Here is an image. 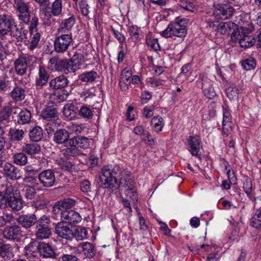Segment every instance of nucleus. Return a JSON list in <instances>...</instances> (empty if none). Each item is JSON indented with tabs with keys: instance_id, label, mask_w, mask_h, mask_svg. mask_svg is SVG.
Here are the masks:
<instances>
[{
	"instance_id": "1",
	"label": "nucleus",
	"mask_w": 261,
	"mask_h": 261,
	"mask_svg": "<svg viewBox=\"0 0 261 261\" xmlns=\"http://www.w3.org/2000/svg\"><path fill=\"white\" fill-rule=\"evenodd\" d=\"M79 65L74 63V60L71 59L60 58L58 56L52 57L48 61L47 68L53 71L74 72L79 68Z\"/></svg>"
},
{
	"instance_id": "2",
	"label": "nucleus",
	"mask_w": 261,
	"mask_h": 261,
	"mask_svg": "<svg viewBox=\"0 0 261 261\" xmlns=\"http://www.w3.org/2000/svg\"><path fill=\"white\" fill-rule=\"evenodd\" d=\"M212 16L217 21L230 19L236 12L227 0H214Z\"/></svg>"
},
{
	"instance_id": "3",
	"label": "nucleus",
	"mask_w": 261,
	"mask_h": 261,
	"mask_svg": "<svg viewBox=\"0 0 261 261\" xmlns=\"http://www.w3.org/2000/svg\"><path fill=\"white\" fill-rule=\"evenodd\" d=\"M4 203L6 207H10L14 212L20 210L23 207V200L19 192L14 187H9L6 190Z\"/></svg>"
},
{
	"instance_id": "4",
	"label": "nucleus",
	"mask_w": 261,
	"mask_h": 261,
	"mask_svg": "<svg viewBox=\"0 0 261 261\" xmlns=\"http://www.w3.org/2000/svg\"><path fill=\"white\" fill-rule=\"evenodd\" d=\"M97 183L99 187L102 189L116 190L119 187L117 179H115L114 176H113L104 166L101 168L99 173Z\"/></svg>"
},
{
	"instance_id": "5",
	"label": "nucleus",
	"mask_w": 261,
	"mask_h": 261,
	"mask_svg": "<svg viewBox=\"0 0 261 261\" xmlns=\"http://www.w3.org/2000/svg\"><path fill=\"white\" fill-rule=\"evenodd\" d=\"M37 178L39 184L43 188H49L57 185L55 171L53 169H47L40 171Z\"/></svg>"
},
{
	"instance_id": "6",
	"label": "nucleus",
	"mask_w": 261,
	"mask_h": 261,
	"mask_svg": "<svg viewBox=\"0 0 261 261\" xmlns=\"http://www.w3.org/2000/svg\"><path fill=\"white\" fill-rule=\"evenodd\" d=\"M3 236L6 240L19 242L22 236L21 228L19 225L16 224L7 225L3 229Z\"/></svg>"
},
{
	"instance_id": "7",
	"label": "nucleus",
	"mask_w": 261,
	"mask_h": 261,
	"mask_svg": "<svg viewBox=\"0 0 261 261\" xmlns=\"http://www.w3.org/2000/svg\"><path fill=\"white\" fill-rule=\"evenodd\" d=\"M187 149L193 156L201 160L202 156L199 152L202 146V142L199 136H190L187 139Z\"/></svg>"
},
{
	"instance_id": "8",
	"label": "nucleus",
	"mask_w": 261,
	"mask_h": 261,
	"mask_svg": "<svg viewBox=\"0 0 261 261\" xmlns=\"http://www.w3.org/2000/svg\"><path fill=\"white\" fill-rule=\"evenodd\" d=\"M0 172L3 174L4 177L12 180L19 179L22 177L20 170L9 163H6L3 166V169L0 170Z\"/></svg>"
},
{
	"instance_id": "9",
	"label": "nucleus",
	"mask_w": 261,
	"mask_h": 261,
	"mask_svg": "<svg viewBox=\"0 0 261 261\" xmlns=\"http://www.w3.org/2000/svg\"><path fill=\"white\" fill-rule=\"evenodd\" d=\"M223 121L222 123V135L224 137L228 136L231 133L232 117L228 107L226 105L222 106Z\"/></svg>"
},
{
	"instance_id": "10",
	"label": "nucleus",
	"mask_w": 261,
	"mask_h": 261,
	"mask_svg": "<svg viewBox=\"0 0 261 261\" xmlns=\"http://www.w3.org/2000/svg\"><path fill=\"white\" fill-rule=\"evenodd\" d=\"M55 232L59 237L67 241H71L73 239L72 229L64 221H61L56 224Z\"/></svg>"
},
{
	"instance_id": "11",
	"label": "nucleus",
	"mask_w": 261,
	"mask_h": 261,
	"mask_svg": "<svg viewBox=\"0 0 261 261\" xmlns=\"http://www.w3.org/2000/svg\"><path fill=\"white\" fill-rule=\"evenodd\" d=\"M21 33L15 24L14 19L6 15L0 16V33Z\"/></svg>"
},
{
	"instance_id": "12",
	"label": "nucleus",
	"mask_w": 261,
	"mask_h": 261,
	"mask_svg": "<svg viewBox=\"0 0 261 261\" xmlns=\"http://www.w3.org/2000/svg\"><path fill=\"white\" fill-rule=\"evenodd\" d=\"M174 23H171L168 25V28L161 33H169L176 31L177 33H187V27L189 22V19L187 18H181L179 20L178 18L175 19Z\"/></svg>"
},
{
	"instance_id": "13",
	"label": "nucleus",
	"mask_w": 261,
	"mask_h": 261,
	"mask_svg": "<svg viewBox=\"0 0 261 261\" xmlns=\"http://www.w3.org/2000/svg\"><path fill=\"white\" fill-rule=\"evenodd\" d=\"M71 34H65L59 36L54 41V47L58 53H63L68 49L72 41Z\"/></svg>"
},
{
	"instance_id": "14",
	"label": "nucleus",
	"mask_w": 261,
	"mask_h": 261,
	"mask_svg": "<svg viewBox=\"0 0 261 261\" xmlns=\"http://www.w3.org/2000/svg\"><path fill=\"white\" fill-rule=\"evenodd\" d=\"M119 184L122 185L123 187L127 188L125 191V194L126 196H130V193H132L135 198L137 199V192L134 190L135 182L132 178L129 172L125 173L124 177H121Z\"/></svg>"
},
{
	"instance_id": "15",
	"label": "nucleus",
	"mask_w": 261,
	"mask_h": 261,
	"mask_svg": "<svg viewBox=\"0 0 261 261\" xmlns=\"http://www.w3.org/2000/svg\"><path fill=\"white\" fill-rule=\"evenodd\" d=\"M69 84V81L68 78L64 75H61L50 80L48 84L49 89L53 91L65 90Z\"/></svg>"
},
{
	"instance_id": "16",
	"label": "nucleus",
	"mask_w": 261,
	"mask_h": 261,
	"mask_svg": "<svg viewBox=\"0 0 261 261\" xmlns=\"http://www.w3.org/2000/svg\"><path fill=\"white\" fill-rule=\"evenodd\" d=\"M14 255L12 245L3 240H0V259L3 261H9Z\"/></svg>"
},
{
	"instance_id": "17",
	"label": "nucleus",
	"mask_w": 261,
	"mask_h": 261,
	"mask_svg": "<svg viewBox=\"0 0 261 261\" xmlns=\"http://www.w3.org/2000/svg\"><path fill=\"white\" fill-rule=\"evenodd\" d=\"M198 84H201L203 93L207 98L212 99L216 96V93L214 89L212 82L207 78L202 77L197 81Z\"/></svg>"
},
{
	"instance_id": "18",
	"label": "nucleus",
	"mask_w": 261,
	"mask_h": 261,
	"mask_svg": "<svg viewBox=\"0 0 261 261\" xmlns=\"http://www.w3.org/2000/svg\"><path fill=\"white\" fill-rule=\"evenodd\" d=\"M58 116L56 105L51 103H48L41 113V116L46 121H55L58 119Z\"/></svg>"
},
{
	"instance_id": "19",
	"label": "nucleus",
	"mask_w": 261,
	"mask_h": 261,
	"mask_svg": "<svg viewBox=\"0 0 261 261\" xmlns=\"http://www.w3.org/2000/svg\"><path fill=\"white\" fill-rule=\"evenodd\" d=\"M53 141L57 144H73L72 138H69V132L64 128L58 129L54 134Z\"/></svg>"
},
{
	"instance_id": "20",
	"label": "nucleus",
	"mask_w": 261,
	"mask_h": 261,
	"mask_svg": "<svg viewBox=\"0 0 261 261\" xmlns=\"http://www.w3.org/2000/svg\"><path fill=\"white\" fill-rule=\"evenodd\" d=\"M49 79V74L45 67L43 65H39L38 68V74L36 76L35 81V86L36 89H41L44 86L46 85Z\"/></svg>"
},
{
	"instance_id": "21",
	"label": "nucleus",
	"mask_w": 261,
	"mask_h": 261,
	"mask_svg": "<svg viewBox=\"0 0 261 261\" xmlns=\"http://www.w3.org/2000/svg\"><path fill=\"white\" fill-rule=\"evenodd\" d=\"M80 104L73 102L66 104L63 109V114L69 120H74L77 117Z\"/></svg>"
},
{
	"instance_id": "22",
	"label": "nucleus",
	"mask_w": 261,
	"mask_h": 261,
	"mask_svg": "<svg viewBox=\"0 0 261 261\" xmlns=\"http://www.w3.org/2000/svg\"><path fill=\"white\" fill-rule=\"evenodd\" d=\"M36 218L35 213L22 214L17 218L16 221L23 228L29 229L35 225Z\"/></svg>"
},
{
	"instance_id": "23",
	"label": "nucleus",
	"mask_w": 261,
	"mask_h": 261,
	"mask_svg": "<svg viewBox=\"0 0 261 261\" xmlns=\"http://www.w3.org/2000/svg\"><path fill=\"white\" fill-rule=\"evenodd\" d=\"M39 255L43 258L55 259L58 257L55 249L48 243L40 242Z\"/></svg>"
},
{
	"instance_id": "24",
	"label": "nucleus",
	"mask_w": 261,
	"mask_h": 261,
	"mask_svg": "<svg viewBox=\"0 0 261 261\" xmlns=\"http://www.w3.org/2000/svg\"><path fill=\"white\" fill-rule=\"evenodd\" d=\"M231 37L232 39L237 38L240 46L243 48L251 47L255 42L254 37L248 36L247 34H231Z\"/></svg>"
},
{
	"instance_id": "25",
	"label": "nucleus",
	"mask_w": 261,
	"mask_h": 261,
	"mask_svg": "<svg viewBox=\"0 0 261 261\" xmlns=\"http://www.w3.org/2000/svg\"><path fill=\"white\" fill-rule=\"evenodd\" d=\"M81 221L82 217L79 213L74 210H65L63 213L62 221L67 224L73 225L80 223Z\"/></svg>"
},
{
	"instance_id": "26",
	"label": "nucleus",
	"mask_w": 261,
	"mask_h": 261,
	"mask_svg": "<svg viewBox=\"0 0 261 261\" xmlns=\"http://www.w3.org/2000/svg\"><path fill=\"white\" fill-rule=\"evenodd\" d=\"M40 242L36 240L31 241L24 248V255L28 257H36L39 254Z\"/></svg>"
},
{
	"instance_id": "27",
	"label": "nucleus",
	"mask_w": 261,
	"mask_h": 261,
	"mask_svg": "<svg viewBox=\"0 0 261 261\" xmlns=\"http://www.w3.org/2000/svg\"><path fill=\"white\" fill-rule=\"evenodd\" d=\"M26 91L25 88L16 84L15 86L9 93V95L15 102H18L25 98Z\"/></svg>"
},
{
	"instance_id": "28",
	"label": "nucleus",
	"mask_w": 261,
	"mask_h": 261,
	"mask_svg": "<svg viewBox=\"0 0 261 261\" xmlns=\"http://www.w3.org/2000/svg\"><path fill=\"white\" fill-rule=\"evenodd\" d=\"M17 10L20 14L18 15L19 19L24 22L27 23L30 20V13L29 12V7L27 4L22 1L15 2Z\"/></svg>"
},
{
	"instance_id": "29",
	"label": "nucleus",
	"mask_w": 261,
	"mask_h": 261,
	"mask_svg": "<svg viewBox=\"0 0 261 261\" xmlns=\"http://www.w3.org/2000/svg\"><path fill=\"white\" fill-rule=\"evenodd\" d=\"M62 10V1L55 0L53 3L51 7H46L45 10V15L46 16H51V15L54 16H59Z\"/></svg>"
},
{
	"instance_id": "30",
	"label": "nucleus",
	"mask_w": 261,
	"mask_h": 261,
	"mask_svg": "<svg viewBox=\"0 0 261 261\" xmlns=\"http://www.w3.org/2000/svg\"><path fill=\"white\" fill-rule=\"evenodd\" d=\"M31 118L32 115L30 111L25 108H23L18 113L16 119H14V121L15 123L19 125H24L30 122Z\"/></svg>"
},
{
	"instance_id": "31",
	"label": "nucleus",
	"mask_w": 261,
	"mask_h": 261,
	"mask_svg": "<svg viewBox=\"0 0 261 261\" xmlns=\"http://www.w3.org/2000/svg\"><path fill=\"white\" fill-rule=\"evenodd\" d=\"M104 167L110 172V174L113 176H114V178L117 179L118 181L119 178L121 179V177L124 175L125 173L127 172V171H125L123 167L119 164L114 166L108 165L104 166Z\"/></svg>"
},
{
	"instance_id": "32",
	"label": "nucleus",
	"mask_w": 261,
	"mask_h": 261,
	"mask_svg": "<svg viewBox=\"0 0 261 261\" xmlns=\"http://www.w3.org/2000/svg\"><path fill=\"white\" fill-rule=\"evenodd\" d=\"M243 191L249 199H252L253 185L250 177L247 175H243L241 179Z\"/></svg>"
},
{
	"instance_id": "33",
	"label": "nucleus",
	"mask_w": 261,
	"mask_h": 261,
	"mask_svg": "<svg viewBox=\"0 0 261 261\" xmlns=\"http://www.w3.org/2000/svg\"><path fill=\"white\" fill-rule=\"evenodd\" d=\"M82 246L83 254L86 258L90 259L95 255L97 250L93 244L88 242H83Z\"/></svg>"
},
{
	"instance_id": "34",
	"label": "nucleus",
	"mask_w": 261,
	"mask_h": 261,
	"mask_svg": "<svg viewBox=\"0 0 261 261\" xmlns=\"http://www.w3.org/2000/svg\"><path fill=\"white\" fill-rule=\"evenodd\" d=\"M14 69L16 74L18 75L22 76L24 75L28 68L23 59L19 57L14 62Z\"/></svg>"
},
{
	"instance_id": "35",
	"label": "nucleus",
	"mask_w": 261,
	"mask_h": 261,
	"mask_svg": "<svg viewBox=\"0 0 261 261\" xmlns=\"http://www.w3.org/2000/svg\"><path fill=\"white\" fill-rule=\"evenodd\" d=\"M64 145L65 148L62 149V153L63 155L67 158L70 157L76 156L80 154L79 150L76 148L74 144L67 143Z\"/></svg>"
},
{
	"instance_id": "36",
	"label": "nucleus",
	"mask_w": 261,
	"mask_h": 261,
	"mask_svg": "<svg viewBox=\"0 0 261 261\" xmlns=\"http://www.w3.org/2000/svg\"><path fill=\"white\" fill-rule=\"evenodd\" d=\"M22 150L25 153L33 156L39 153L41 148L37 143H27L22 146Z\"/></svg>"
},
{
	"instance_id": "37",
	"label": "nucleus",
	"mask_w": 261,
	"mask_h": 261,
	"mask_svg": "<svg viewBox=\"0 0 261 261\" xmlns=\"http://www.w3.org/2000/svg\"><path fill=\"white\" fill-rule=\"evenodd\" d=\"M12 88V81L9 77L5 75L0 76V94H4L9 92Z\"/></svg>"
},
{
	"instance_id": "38",
	"label": "nucleus",
	"mask_w": 261,
	"mask_h": 261,
	"mask_svg": "<svg viewBox=\"0 0 261 261\" xmlns=\"http://www.w3.org/2000/svg\"><path fill=\"white\" fill-rule=\"evenodd\" d=\"M24 136V132L22 129L16 128H10L9 137L12 142H19L22 140Z\"/></svg>"
},
{
	"instance_id": "39",
	"label": "nucleus",
	"mask_w": 261,
	"mask_h": 261,
	"mask_svg": "<svg viewBox=\"0 0 261 261\" xmlns=\"http://www.w3.org/2000/svg\"><path fill=\"white\" fill-rule=\"evenodd\" d=\"M150 122L153 129L157 133L162 132L165 125V121L160 116L153 117L151 119Z\"/></svg>"
},
{
	"instance_id": "40",
	"label": "nucleus",
	"mask_w": 261,
	"mask_h": 261,
	"mask_svg": "<svg viewBox=\"0 0 261 261\" xmlns=\"http://www.w3.org/2000/svg\"><path fill=\"white\" fill-rule=\"evenodd\" d=\"M75 22V18L73 15L64 19L60 24L59 31L66 32L71 31Z\"/></svg>"
},
{
	"instance_id": "41",
	"label": "nucleus",
	"mask_w": 261,
	"mask_h": 261,
	"mask_svg": "<svg viewBox=\"0 0 261 261\" xmlns=\"http://www.w3.org/2000/svg\"><path fill=\"white\" fill-rule=\"evenodd\" d=\"M69 95V92L66 90H62L61 93H54L50 96V99L51 103H60L65 100Z\"/></svg>"
},
{
	"instance_id": "42",
	"label": "nucleus",
	"mask_w": 261,
	"mask_h": 261,
	"mask_svg": "<svg viewBox=\"0 0 261 261\" xmlns=\"http://www.w3.org/2000/svg\"><path fill=\"white\" fill-rule=\"evenodd\" d=\"M43 136V132L42 128L39 126H36L30 130L29 137L30 140L33 142L40 141Z\"/></svg>"
},
{
	"instance_id": "43",
	"label": "nucleus",
	"mask_w": 261,
	"mask_h": 261,
	"mask_svg": "<svg viewBox=\"0 0 261 261\" xmlns=\"http://www.w3.org/2000/svg\"><path fill=\"white\" fill-rule=\"evenodd\" d=\"M72 140L77 149L78 148H87L90 146L89 139L87 137L79 136L74 137Z\"/></svg>"
},
{
	"instance_id": "44",
	"label": "nucleus",
	"mask_w": 261,
	"mask_h": 261,
	"mask_svg": "<svg viewBox=\"0 0 261 261\" xmlns=\"http://www.w3.org/2000/svg\"><path fill=\"white\" fill-rule=\"evenodd\" d=\"M88 230L86 228L81 226L76 227L73 230V238L76 241H82L87 238Z\"/></svg>"
},
{
	"instance_id": "45",
	"label": "nucleus",
	"mask_w": 261,
	"mask_h": 261,
	"mask_svg": "<svg viewBox=\"0 0 261 261\" xmlns=\"http://www.w3.org/2000/svg\"><path fill=\"white\" fill-rule=\"evenodd\" d=\"M12 108L10 106L4 107L0 111V122L5 124L10 122V116L12 115Z\"/></svg>"
},
{
	"instance_id": "46",
	"label": "nucleus",
	"mask_w": 261,
	"mask_h": 261,
	"mask_svg": "<svg viewBox=\"0 0 261 261\" xmlns=\"http://www.w3.org/2000/svg\"><path fill=\"white\" fill-rule=\"evenodd\" d=\"M36 237L38 240H44L49 238L51 234L50 227L46 228H36Z\"/></svg>"
},
{
	"instance_id": "47",
	"label": "nucleus",
	"mask_w": 261,
	"mask_h": 261,
	"mask_svg": "<svg viewBox=\"0 0 261 261\" xmlns=\"http://www.w3.org/2000/svg\"><path fill=\"white\" fill-rule=\"evenodd\" d=\"M98 76L97 72L91 70L81 74L80 76V79L86 83L93 82Z\"/></svg>"
},
{
	"instance_id": "48",
	"label": "nucleus",
	"mask_w": 261,
	"mask_h": 261,
	"mask_svg": "<svg viewBox=\"0 0 261 261\" xmlns=\"http://www.w3.org/2000/svg\"><path fill=\"white\" fill-rule=\"evenodd\" d=\"M241 63L243 69L246 71L254 69L256 65V60L252 57L242 61Z\"/></svg>"
},
{
	"instance_id": "49",
	"label": "nucleus",
	"mask_w": 261,
	"mask_h": 261,
	"mask_svg": "<svg viewBox=\"0 0 261 261\" xmlns=\"http://www.w3.org/2000/svg\"><path fill=\"white\" fill-rule=\"evenodd\" d=\"M13 162L18 165L23 166L28 162V157L23 151L13 154Z\"/></svg>"
},
{
	"instance_id": "50",
	"label": "nucleus",
	"mask_w": 261,
	"mask_h": 261,
	"mask_svg": "<svg viewBox=\"0 0 261 261\" xmlns=\"http://www.w3.org/2000/svg\"><path fill=\"white\" fill-rule=\"evenodd\" d=\"M78 110L77 116L87 119H91L93 117V112L89 107L80 105Z\"/></svg>"
},
{
	"instance_id": "51",
	"label": "nucleus",
	"mask_w": 261,
	"mask_h": 261,
	"mask_svg": "<svg viewBox=\"0 0 261 261\" xmlns=\"http://www.w3.org/2000/svg\"><path fill=\"white\" fill-rule=\"evenodd\" d=\"M251 226L261 230V207L257 209L251 220Z\"/></svg>"
},
{
	"instance_id": "52",
	"label": "nucleus",
	"mask_w": 261,
	"mask_h": 261,
	"mask_svg": "<svg viewBox=\"0 0 261 261\" xmlns=\"http://www.w3.org/2000/svg\"><path fill=\"white\" fill-rule=\"evenodd\" d=\"M36 228L49 227V225L51 222L50 217L45 215L41 216L38 219L36 217Z\"/></svg>"
},
{
	"instance_id": "53",
	"label": "nucleus",
	"mask_w": 261,
	"mask_h": 261,
	"mask_svg": "<svg viewBox=\"0 0 261 261\" xmlns=\"http://www.w3.org/2000/svg\"><path fill=\"white\" fill-rule=\"evenodd\" d=\"M57 202L59 204L60 206L66 211H69V209L73 207L76 204L75 200L70 198H64L62 200Z\"/></svg>"
},
{
	"instance_id": "54",
	"label": "nucleus",
	"mask_w": 261,
	"mask_h": 261,
	"mask_svg": "<svg viewBox=\"0 0 261 261\" xmlns=\"http://www.w3.org/2000/svg\"><path fill=\"white\" fill-rule=\"evenodd\" d=\"M30 40H28L29 46L28 48L30 50H33L36 48L40 40V34H30Z\"/></svg>"
},
{
	"instance_id": "55",
	"label": "nucleus",
	"mask_w": 261,
	"mask_h": 261,
	"mask_svg": "<svg viewBox=\"0 0 261 261\" xmlns=\"http://www.w3.org/2000/svg\"><path fill=\"white\" fill-rule=\"evenodd\" d=\"M65 212L62 207L59 206V204L57 202L53 207L52 210V218L55 219H58L60 218V220L62 221L63 213Z\"/></svg>"
},
{
	"instance_id": "56",
	"label": "nucleus",
	"mask_w": 261,
	"mask_h": 261,
	"mask_svg": "<svg viewBox=\"0 0 261 261\" xmlns=\"http://www.w3.org/2000/svg\"><path fill=\"white\" fill-rule=\"evenodd\" d=\"M227 25V22H222L217 25H216L214 22H210L208 27L210 28H213V31H216L218 33H226Z\"/></svg>"
},
{
	"instance_id": "57",
	"label": "nucleus",
	"mask_w": 261,
	"mask_h": 261,
	"mask_svg": "<svg viewBox=\"0 0 261 261\" xmlns=\"http://www.w3.org/2000/svg\"><path fill=\"white\" fill-rule=\"evenodd\" d=\"M146 41L147 45L150 46L151 49L155 51L160 50L161 47L158 42V39L156 38H152L150 34H148L146 36Z\"/></svg>"
},
{
	"instance_id": "58",
	"label": "nucleus",
	"mask_w": 261,
	"mask_h": 261,
	"mask_svg": "<svg viewBox=\"0 0 261 261\" xmlns=\"http://www.w3.org/2000/svg\"><path fill=\"white\" fill-rule=\"evenodd\" d=\"M24 196L27 199H33L36 194V191L35 188L31 186H26L23 189Z\"/></svg>"
},
{
	"instance_id": "59",
	"label": "nucleus",
	"mask_w": 261,
	"mask_h": 261,
	"mask_svg": "<svg viewBox=\"0 0 261 261\" xmlns=\"http://www.w3.org/2000/svg\"><path fill=\"white\" fill-rule=\"evenodd\" d=\"M79 6L82 14L84 16H88L90 11V6L87 0H80Z\"/></svg>"
},
{
	"instance_id": "60",
	"label": "nucleus",
	"mask_w": 261,
	"mask_h": 261,
	"mask_svg": "<svg viewBox=\"0 0 261 261\" xmlns=\"http://www.w3.org/2000/svg\"><path fill=\"white\" fill-rule=\"evenodd\" d=\"M240 90L236 87H228L226 89V94L227 97L232 100L235 97H238Z\"/></svg>"
},
{
	"instance_id": "61",
	"label": "nucleus",
	"mask_w": 261,
	"mask_h": 261,
	"mask_svg": "<svg viewBox=\"0 0 261 261\" xmlns=\"http://www.w3.org/2000/svg\"><path fill=\"white\" fill-rule=\"evenodd\" d=\"M155 106L154 104L146 106L143 108V115L146 118H150L153 115V111L155 109Z\"/></svg>"
},
{
	"instance_id": "62",
	"label": "nucleus",
	"mask_w": 261,
	"mask_h": 261,
	"mask_svg": "<svg viewBox=\"0 0 261 261\" xmlns=\"http://www.w3.org/2000/svg\"><path fill=\"white\" fill-rule=\"evenodd\" d=\"M240 29L241 30V33H252L254 31V26L252 23L249 21H246L243 22L242 25H240Z\"/></svg>"
},
{
	"instance_id": "63",
	"label": "nucleus",
	"mask_w": 261,
	"mask_h": 261,
	"mask_svg": "<svg viewBox=\"0 0 261 261\" xmlns=\"http://www.w3.org/2000/svg\"><path fill=\"white\" fill-rule=\"evenodd\" d=\"M59 165L62 170L67 171H71L74 166V164L72 162L67 160L60 161Z\"/></svg>"
},
{
	"instance_id": "64",
	"label": "nucleus",
	"mask_w": 261,
	"mask_h": 261,
	"mask_svg": "<svg viewBox=\"0 0 261 261\" xmlns=\"http://www.w3.org/2000/svg\"><path fill=\"white\" fill-rule=\"evenodd\" d=\"M132 75V70L127 68H125L121 72L120 74V79L123 81L128 82V84H130V77Z\"/></svg>"
}]
</instances>
